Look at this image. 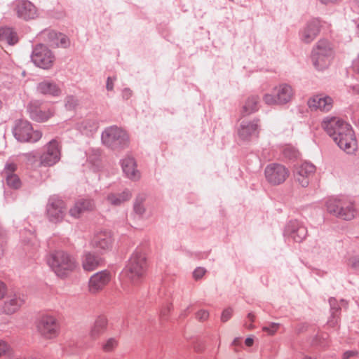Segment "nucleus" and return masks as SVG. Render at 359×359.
<instances>
[{
  "label": "nucleus",
  "mask_w": 359,
  "mask_h": 359,
  "mask_svg": "<svg viewBox=\"0 0 359 359\" xmlns=\"http://www.w3.org/2000/svg\"><path fill=\"white\" fill-rule=\"evenodd\" d=\"M339 131L333 140L346 154H354L358 148V142L351 126L343 124Z\"/></svg>",
  "instance_id": "nucleus-4"
},
{
  "label": "nucleus",
  "mask_w": 359,
  "mask_h": 359,
  "mask_svg": "<svg viewBox=\"0 0 359 359\" xmlns=\"http://www.w3.org/2000/svg\"><path fill=\"white\" fill-rule=\"evenodd\" d=\"M17 168V165L13 163H8L6 165L5 171L7 175L13 174V172L15 171Z\"/></svg>",
  "instance_id": "nucleus-44"
},
{
  "label": "nucleus",
  "mask_w": 359,
  "mask_h": 359,
  "mask_svg": "<svg viewBox=\"0 0 359 359\" xmlns=\"http://www.w3.org/2000/svg\"><path fill=\"white\" fill-rule=\"evenodd\" d=\"M194 349H195V351H196V352H199V351H200V350L197 349L196 347L194 348Z\"/></svg>",
  "instance_id": "nucleus-62"
},
{
  "label": "nucleus",
  "mask_w": 359,
  "mask_h": 359,
  "mask_svg": "<svg viewBox=\"0 0 359 359\" xmlns=\"http://www.w3.org/2000/svg\"><path fill=\"white\" fill-rule=\"evenodd\" d=\"M263 101L264 102L265 104L268 105L280 104L276 93L275 95L271 93H266L263 96Z\"/></svg>",
  "instance_id": "nucleus-37"
},
{
  "label": "nucleus",
  "mask_w": 359,
  "mask_h": 359,
  "mask_svg": "<svg viewBox=\"0 0 359 359\" xmlns=\"http://www.w3.org/2000/svg\"><path fill=\"white\" fill-rule=\"evenodd\" d=\"M131 198L129 191H123L121 193H110L107 195V201L113 205H119L122 203L128 201Z\"/></svg>",
  "instance_id": "nucleus-26"
},
{
  "label": "nucleus",
  "mask_w": 359,
  "mask_h": 359,
  "mask_svg": "<svg viewBox=\"0 0 359 359\" xmlns=\"http://www.w3.org/2000/svg\"><path fill=\"white\" fill-rule=\"evenodd\" d=\"M102 140L104 144L111 148H116L126 144L129 137L128 134L117 127L107 128L102 135Z\"/></svg>",
  "instance_id": "nucleus-5"
},
{
  "label": "nucleus",
  "mask_w": 359,
  "mask_h": 359,
  "mask_svg": "<svg viewBox=\"0 0 359 359\" xmlns=\"http://www.w3.org/2000/svg\"><path fill=\"white\" fill-rule=\"evenodd\" d=\"M353 69L354 71L359 72V55L353 62Z\"/></svg>",
  "instance_id": "nucleus-51"
},
{
  "label": "nucleus",
  "mask_w": 359,
  "mask_h": 359,
  "mask_svg": "<svg viewBox=\"0 0 359 359\" xmlns=\"http://www.w3.org/2000/svg\"><path fill=\"white\" fill-rule=\"evenodd\" d=\"M254 344V339L252 337H248L245 340V344L248 346V347H251Z\"/></svg>",
  "instance_id": "nucleus-54"
},
{
  "label": "nucleus",
  "mask_w": 359,
  "mask_h": 359,
  "mask_svg": "<svg viewBox=\"0 0 359 359\" xmlns=\"http://www.w3.org/2000/svg\"><path fill=\"white\" fill-rule=\"evenodd\" d=\"M196 318L200 321H205L209 318V312L207 310L201 309L196 313Z\"/></svg>",
  "instance_id": "nucleus-42"
},
{
  "label": "nucleus",
  "mask_w": 359,
  "mask_h": 359,
  "mask_svg": "<svg viewBox=\"0 0 359 359\" xmlns=\"http://www.w3.org/2000/svg\"><path fill=\"white\" fill-rule=\"evenodd\" d=\"M347 205H351V207H352L353 208H353V204H351V203H344V202H343V201H342V206H344V208H346V206H347ZM344 212H348V209L344 208Z\"/></svg>",
  "instance_id": "nucleus-56"
},
{
  "label": "nucleus",
  "mask_w": 359,
  "mask_h": 359,
  "mask_svg": "<svg viewBox=\"0 0 359 359\" xmlns=\"http://www.w3.org/2000/svg\"><path fill=\"white\" fill-rule=\"evenodd\" d=\"M258 100L257 96L252 95L249 97L243 105V113L247 115L255 111L257 109Z\"/></svg>",
  "instance_id": "nucleus-33"
},
{
  "label": "nucleus",
  "mask_w": 359,
  "mask_h": 359,
  "mask_svg": "<svg viewBox=\"0 0 359 359\" xmlns=\"http://www.w3.org/2000/svg\"><path fill=\"white\" fill-rule=\"evenodd\" d=\"M350 264L353 268L355 269H359V258H352L350 260Z\"/></svg>",
  "instance_id": "nucleus-49"
},
{
  "label": "nucleus",
  "mask_w": 359,
  "mask_h": 359,
  "mask_svg": "<svg viewBox=\"0 0 359 359\" xmlns=\"http://www.w3.org/2000/svg\"><path fill=\"white\" fill-rule=\"evenodd\" d=\"M147 269V255L142 250H135L123 270L122 275L127 283L137 285L143 280Z\"/></svg>",
  "instance_id": "nucleus-1"
},
{
  "label": "nucleus",
  "mask_w": 359,
  "mask_h": 359,
  "mask_svg": "<svg viewBox=\"0 0 359 359\" xmlns=\"http://www.w3.org/2000/svg\"><path fill=\"white\" fill-rule=\"evenodd\" d=\"M61 325L57 316L46 314V339H53L60 333Z\"/></svg>",
  "instance_id": "nucleus-16"
},
{
  "label": "nucleus",
  "mask_w": 359,
  "mask_h": 359,
  "mask_svg": "<svg viewBox=\"0 0 359 359\" xmlns=\"http://www.w3.org/2000/svg\"><path fill=\"white\" fill-rule=\"evenodd\" d=\"M5 243H6L5 238L3 235V233L0 231V257L4 254Z\"/></svg>",
  "instance_id": "nucleus-47"
},
{
  "label": "nucleus",
  "mask_w": 359,
  "mask_h": 359,
  "mask_svg": "<svg viewBox=\"0 0 359 359\" xmlns=\"http://www.w3.org/2000/svg\"><path fill=\"white\" fill-rule=\"evenodd\" d=\"M111 274L107 271H102L93 274L88 282V290L91 294H97L109 283Z\"/></svg>",
  "instance_id": "nucleus-10"
},
{
  "label": "nucleus",
  "mask_w": 359,
  "mask_h": 359,
  "mask_svg": "<svg viewBox=\"0 0 359 359\" xmlns=\"http://www.w3.org/2000/svg\"><path fill=\"white\" fill-rule=\"evenodd\" d=\"M70 100L74 101V99H73V98H72V97H69V100H68V101H67V102L69 103Z\"/></svg>",
  "instance_id": "nucleus-61"
},
{
  "label": "nucleus",
  "mask_w": 359,
  "mask_h": 359,
  "mask_svg": "<svg viewBox=\"0 0 359 359\" xmlns=\"http://www.w3.org/2000/svg\"><path fill=\"white\" fill-rule=\"evenodd\" d=\"M122 168L126 175L130 179H137L140 177L138 170L136 168L135 160L130 157H126L122 161Z\"/></svg>",
  "instance_id": "nucleus-25"
},
{
  "label": "nucleus",
  "mask_w": 359,
  "mask_h": 359,
  "mask_svg": "<svg viewBox=\"0 0 359 359\" xmlns=\"http://www.w3.org/2000/svg\"><path fill=\"white\" fill-rule=\"evenodd\" d=\"M334 58V51L331 44L325 40L319 41L313 48L311 60L313 66L318 70L327 69Z\"/></svg>",
  "instance_id": "nucleus-3"
},
{
  "label": "nucleus",
  "mask_w": 359,
  "mask_h": 359,
  "mask_svg": "<svg viewBox=\"0 0 359 359\" xmlns=\"http://www.w3.org/2000/svg\"><path fill=\"white\" fill-rule=\"evenodd\" d=\"M284 155L288 158H296L298 156V151L290 145H287L283 149Z\"/></svg>",
  "instance_id": "nucleus-38"
},
{
  "label": "nucleus",
  "mask_w": 359,
  "mask_h": 359,
  "mask_svg": "<svg viewBox=\"0 0 359 359\" xmlns=\"http://www.w3.org/2000/svg\"><path fill=\"white\" fill-rule=\"evenodd\" d=\"M278 324L277 323H271L269 326H264L262 330L263 331L267 332L270 335L274 334L278 329Z\"/></svg>",
  "instance_id": "nucleus-40"
},
{
  "label": "nucleus",
  "mask_w": 359,
  "mask_h": 359,
  "mask_svg": "<svg viewBox=\"0 0 359 359\" xmlns=\"http://www.w3.org/2000/svg\"><path fill=\"white\" fill-rule=\"evenodd\" d=\"M233 311L231 308H227L222 311L221 320L223 323L228 321L232 316Z\"/></svg>",
  "instance_id": "nucleus-41"
},
{
  "label": "nucleus",
  "mask_w": 359,
  "mask_h": 359,
  "mask_svg": "<svg viewBox=\"0 0 359 359\" xmlns=\"http://www.w3.org/2000/svg\"><path fill=\"white\" fill-rule=\"evenodd\" d=\"M61 156L60 145L55 140L50 141L46 146V165H53L57 163Z\"/></svg>",
  "instance_id": "nucleus-18"
},
{
  "label": "nucleus",
  "mask_w": 359,
  "mask_h": 359,
  "mask_svg": "<svg viewBox=\"0 0 359 359\" xmlns=\"http://www.w3.org/2000/svg\"><path fill=\"white\" fill-rule=\"evenodd\" d=\"M326 206L328 212L345 220H351L356 215L355 208H353L351 205L346 206V209H348V211L344 212V209L345 208L342 206V201L340 199H329L327 201Z\"/></svg>",
  "instance_id": "nucleus-8"
},
{
  "label": "nucleus",
  "mask_w": 359,
  "mask_h": 359,
  "mask_svg": "<svg viewBox=\"0 0 359 359\" xmlns=\"http://www.w3.org/2000/svg\"><path fill=\"white\" fill-rule=\"evenodd\" d=\"M264 175L269 184L278 185L286 180L289 176V171L281 164L271 163L266 167Z\"/></svg>",
  "instance_id": "nucleus-6"
},
{
  "label": "nucleus",
  "mask_w": 359,
  "mask_h": 359,
  "mask_svg": "<svg viewBox=\"0 0 359 359\" xmlns=\"http://www.w3.org/2000/svg\"><path fill=\"white\" fill-rule=\"evenodd\" d=\"M29 109L34 119L38 121H42L43 120V104L42 101H32L29 104Z\"/></svg>",
  "instance_id": "nucleus-28"
},
{
  "label": "nucleus",
  "mask_w": 359,
  "mask_h": 359,
  "mask_svg": "<svg viewBox=\"0 0 359 359\" xmlns=\"http://www.w3.org/2000/svg\"><path fill=\"white\" fill-rule=\"evenodd\" d=\"M113 241V236L111 231L100 230L94 234L91 245L95 248L107 251L111 248Z\"/></svg>",
  "instance_id": "nucleus-11"
},
{
  "label": "nucleus",
  "mask_w": 359,
  "mask_h": 359,
  "mask_svg": "<svg viewBox=\"0 0 359 359\" xmlns=\"http://www.w3.org/2000/svg\"><path fill=\"white\" fill-rule=\"evenodd\" d=\"M15 11L19 18L26 20L34 19L37 16L36 7L27 0L18 1L15 6Z\"/></svg>",
  "instance_id": "nucleus-14"
},
{
  "label": "nucleus",
  "mask_w": 359,
  "mask_h": 359,
  "mask_svg": "<svg viewBox=\"0 0 359 359\" xmlns=\"http://www.w3.org/2000/svg\"><path fill=\"white\" fill-rule=\"evenodd\" d=\"M12 348L11 346L5 341L0 340V358L4 356H11Z\"/></svg>",
  "instance_id": "nucleus-36"
},
{
  "label": "nucleus",
  "mask_w": 359,
  "mask_h": 359,
  "mask_svg": "<svg viewBox=\"0 0 359 359\" xmlns=\"http://www.w3.org/2000/svg\"><path fill=\"white\" fill-rule=\"evenodd\" d=\"M255 316L254 314L250 313L248 315V319L250 321V323L249 325L248 324H245V327L248 329V330H252L254 328V325H253V322L255 321Z\"/></svg>",
  "instance_id": "nucleus-46"
},
{
  "label": "nucleus",
  "mask_w": 359,
  "mask_h": 359,
  "mask_svg": "<svg viewBox=\"0 0 359 359\" xmlns=\"http://www.w3.org/2000/svg\"><path fill=\"white\" fill-rule=\"evenodd\" d=\"M343 124H347L346 122L336 117H327L322 123V128L327 132V133L332 137L333 140L334 136L339 133V128Z\"/></svg>",
  "instance_id": "nucleus-17"
},
{
  "label": "nucleus",
  "mask_w": 359,
  "mask_h": 359,
  "mask_svg": "<svg viewBox=\"0 0 359 359\" xmlns=\"http://www.w3.org/2000/svg\"><path fill=\"white\" fill-rule=\"evenodd\" d=\"M307 235L306 229L297 222L292 223L290 225V236L296 242L302 241Z\"/></svg>",
  "instance_id": "nucleus-29"
},
{
  "label": "nucleus",
  "mask_w": 359,
  "mask_h": 359,
  "mask_svg": "<svg viewBox=\"0 0 359 359\" xmlns=\"http://www.w3.org/2000/svg\"><path fill=\"white\" fill-rule=\"evenodd\" d=\"M275 93L277 95L278 100L280 104H284L290 102L294 95V92L291 86L287 84H282L275 88Z\"/></svg>",
  "instance_id": "nucleus-23"
},
{
  "label": "nucleus",
  "mask_w": 359,
  "mask_h": 359,
  "mask_svg": "<svg viewBox=\"0 0 359 359\" xmlns=\"http://www.w3.org/2000/svg\"><path fill=\"white\" fill-rule=\"evenodd\" d=\"M99 258L95 255L87 252L82 259V266L85 271H92L99 266Z\"/></svg>",
  "instance_id": "nucleus-27"
},
{
  "label": "nucleus",
  "mask_w": 359,
  "mask_h": 359,
  "mask_svg": "<svg viewBox=\"0 0 359 359\" xmlns=\"http://www.w3.org/2000/svg\"><path fill=\"white\" fill-rule=\"evenodd\" d=\"M6 285L0 281V299H3L6 293Z\"/></svg>",
  "instance_id": "nucleus-48"
},
{
  "label": "nucleus",
  "mask_w": 359,
  "mask_h": 359,
  "mask_svg": "<svg viewBox=\"0 0 359 359\" xmlns=\"http://www.w3.org/2000/svg\"><path fill=\"white\" fill-rule=\"evenodd\" d=\"M94 208L95 205L93 201L81 199L76 202L70 208L69 215L74 218H79L82 213L93 210Z\"/></svg>",
  "instance_id": "nucleus-19"
},
{
  "label": "nucleus",
  "mask_w": 359,
  "mask_h": 359,
  "mask_svg": "<svg viewBox=\"0 0 359 359\" xmlns=\"http://www.w3.org/2000/svg\"><path fill=\"white\" fill-rule=\"evenodd\" d=\"M108 325L107 318L104 316L98 317L93 327H91L89 335L93 340L97 339L107 330Z\"/></svg>",
  "instance_id": "nucleus-21"
},
{
  "label": "nucleus",
  "mask_w": 359,
  "mask_h": 359,
  "mask_svg": "<svg viewBox=\"0 0 359 359\" xmlns=\"http://www.w3.org/2000/svg\"><path fill=\"white\" fill-rule=\"evenodd\" d=\"M135 212L137 213H138L140 215H142L144 212V209L141 205H135Z\"/></svg>",
  "instance_id": "nucleus-55"
},
{
  "label": "nucleus",
  "mask_w": 359,
  "mask_h": 359,
  "mask_svg": "<svg viewBox=\"0 0 359 359\" xmlns=\"http://www.w3.org/2000/svg\"><path fill=\"white\" fill-rule=\"evenodd\" d=\"M35 326L36 328V330L41 334L43 335L44 331H45V320L41 316L35 322Z\"/></svg>",
  "instance_id": "nucleus-39"
},
{
  "label": "nucleus",
  "mask_w": 359,
  "mask_h": 359,
  "mask_svg": "<svg viewBox=\"0 0 359 359\" xmlns=\"http://www.w3.org/2000/svg\"><path fill=\"white\" fill-rule=\"evenodd\" d=\"M323 4H328L330 3H334L337 1V0H320Z\"/></svg>",
  "instance_id": "nucleus-57"
},
{
  "label": "nucleus",
  "mask_w": 359,
  "mask_h": 359,
  "mask_svg": "<svg viewBox=\"0 0 359 359\" xmlns=\"http://www.w3.org/2000/svg\"><path fill=\"white\" fill-rule=\"evenodd\" d=\"M320 31V22L318 20L310 22L304 28L302 38L305 43H310L316 37Z\"/></svg>",
  "instance_id": "nucleus-22"
},
{
  "label": "nucleus",
  "mask_w": 359,
  "mask_h": 359,
  "mask_svg": "<svg viewBox=\"0 0 359 359\" xmlns=\"http://www.w3.org/2000/svg\"><path fill=\"white\" fill-rule=\"evenodd\" d=\"M25 302L24 295L20 293L10 294L4 304L3 311L7 315H12L21 308Z\"/></svg>",
  "instance_id": "nucleus-13"
},
{
  "label": "nucleus",
  "mask_w": 359,
  "mask_h": 359,
  "mask_svg": "<svg viewBox=\"0 0 359 359\" xmlns=\"http://www.w3.org/2000/svg\"><path fill=\"white\" fill-rule=\"evenodd\" d=\"M357 351H348L344 353L343 359H348L351 357H354L357 355Z\"/></svg>",
  "instance_id": "nucleus-50"
},
{
  "label": "nucleus",
  "mask_w": 359,
  "mask_h": 359,
  "mask_svg": "<svg viewBox=\"0 0 359 359\" xmlns=\"http://www.w3.org/2000/svg\"><path fill=\"white\" fill-rule=\"evenodd\" d=\"M307 104L311 111H328L332 107L333 100L327 95L318 94L311 97Z\"/></svg>",
  "instance_id": "nucleus-12"
},
{
  "label": "nucleus",
  "mask_w": 359,
  "mask_h": 359,
  "mask_svg": "<svg viewBox=\"0 0 359 359\" xmlns=\"http://www.w3.org/2000/svg\"><path fill=\"white\" fill-rule=\"evenodd\" d=\"M238 344H239V339L238 338L235 339L233 341V344L238 345Z\"/></svg>",
  "instance_id": "nucleus-58"
},
{
  "label": "nucleus",
  "mask_w": 359,
  "mask_h": 359,
  "mask_svg": "<svg viewBox=\"0 0 359 359\" xmlns=\"http://www.w3.org/2000/svg\"><path fill=\"white\" fill-rule=\"evenodd\" d=\"M303 359H313V358L311 357H309V356H305Z\"/></svg>",
  "instance_id": "nucleus-60"
},
{
  "label": "nucleus",
  "mask_w": 359,
  "mask_h": 359,
  "mask_svg": "<svg viewBox=\"0 0 359 359\" xmlns=\"http://www.w3.org/2000/svg\"><path fill=\"white\" fill-rule=\"evenodd\" d=\"M131 95H132V91L130 89H128V88L124 89V90L123 91V97L124 98L128 99Z\"/></svg>",
  "instance_id": "nucleus-53"
},
{
  "label": "nucleus",
  "mask_w": 359,
  "mask_h": 359,
  "mask_svg": "<svg viewBox=\"0 0 359 359\" xmlns=\"http://www.w3.org/2000/svg\"><path fill=\"white\" fill-rule=\"evenodd\" d=\"M61 94V89L55 83L49 82L46 83V95L57 97Z\"/></svg>",
  "instance_id": "nucleus-34"
},
{
  "label": "nucleus",
  "mask_w": 359,
  "mask_h": 359,
  "mask_svg": "<svg viewBox=\"0 0 359 359\" xmlns=\"http://www.w3.org/2000/svg\"><path fill=\"white\" fill-rule=\"evenodd\" d=\"M66 212V205L63 201L54 198L50 199L48 214L53 221H58L63 218Z\"/></svg>",
  "instance_id": "nucleus-15"
},
{
  "label": "nucleus",
  "mask_w": 359,
  "mask_h": 359,
  "mask_svg": "<svg viewBox=\"0 0 359 359\" xmlns=\"http://www.w3.org/2000/svg\"><path fill=\"white\" fill-rule=\"evenodd\" d=\"M32 60L33 62L41 68H44L45 65V47L42 45H38L35 47Z\"/></svg>",
  "instance_id": "nucleus-30"
},
{
  "label": "nucleus",
  "mask_w": 359,
  "mask_h": 359,
  "mask_svg": "<svg viewBox=\"0 0 359 359\" xmlns=\"http://www.w3.org/2000/svg\"><path fill=\"white\" fill-rule=\"evenodd\" d=\"M18 38L11 28H0V41H6L10 45H13L18 42Z\"/></svg>",
  "instance_id": "nucleus-31"
},
{
  "label": "nucleus",
  "mask_w": 359,
  "mask_h": 359,
  "mask_svg": "<svg viewBox=\"0 0 359 359\" xmlns=\"http://www.w3.org/2000/svg\"><path fill=\"white\" fill-rule=\"evenodd\" d=\"M114 80L111 77H108L107 81V89L108 90H112L114 88Z\"/></svg>",
  "instance_id": "nucleus-52"
},
{
  "label": "nucleus",
  "mask_w": 359,
  "mask_h": 359,
  "mask_svg": "<svg viewBox=\"0 0 359 359\" xmlns=\"http://www.w3.org/2000/svg\"><path fill=\"white\" fill-rule=\"evenodd\" d=\"M6 182L9 187L18 189L20 187V180L19 177L15 174L8 175L6 177Z\"/></svg>",
  "instance_id": "nucleus-35"
},
{
  "label": "nucleus",
  "mask_w": 359,
  "mask_h": 359,
  "mask_svg": "<svg viewBox=\"0 0 359 359\" xmlns=\"http://www.w3.org/2000/svg\"><path fill=\"white\" fill-rule=\"evenodd\" d=\"M29 359H37V358H29Z\"/></svg>",
  "instance_id": "nucleus-63"
},
{
  "label": "nucleus",
  "mask_w": 359,
  "mask_h": 359,
  "mask_svg": "<svg viewBox=\"0 0 359 359\" xmlns=\"http://www.w3.org/2000/svg\"><path fill=\"white\" fill-rule=\"evenodd\" d=\"M14 135L20 142H36L41 137L42 134L38 131H33L28 121H19L14 128Z\"/></svg>",
  "instance_id": "nucleus-7"
},
{
  "label": "nucleus",
  "mask_w": 359,
  "mask_h": 359,
  "mask_svg": "<svg viewBox=\"0 0 359 359\" xmlns=\"http://www.w3.org/2000/svg\"><path fill=\"white\" fill-rule=\"evenodd\" d=\"M257 129L258 125L257 121H243L238 129V135L242 139L246 140L252 135H257Z\"/></svg>",
  "instance_id": "nucleus-24"
},
{
  "label": "nucleus",
  "mask_w": 359,
  "mask_h": 359,
  "mask_svg": "<svg viewBox=\"0 0 359 359\" xmlns=\"http://www.w3.org/2000/svg\"><path fill=\"white\" fill-rule=\"evenodd\" d=\"M55 61V56L50 52L46 51V69L51 67Z\"/></svg>",
  "instance_id": "nucleus-45"
},
{
  "label": "nucleus",
  "mask_w": 359,
  "mask_h": 359,
  "mask_svg": "<svg viewBox=\"0 0 359 359\" xmlns=\"http://www.w3.org/2000/svg\"><path fill=\"white\" fill-rule=\"evenodd\" d=\"M316 172V167L311 163L304 162L297 165L294 171L295 180L302 187L309 186L310 180Z\"/></svg>",
  "instance_id": "nucleus-9"
},
{
  "label": "nucleus",
  "mask_w": 359,
  "mask_h": 359,
  "mask_svg": "<svg viewBox=\"0 0 359 359\" xmlns=\"http://www.w3.org/2000/svg\"><path fill=\"white\" fill-rule=\"evenodd\" d=\"M48 264L54 273L60 278H65L77 268L76 259L63 251H56L49 256Z\"/></svg>",
  "instance_id": "nucleus-2"
},
{
  "label": "nucleus",
  "mask_w": 359,
  "mask_h": 359,
  "mask_svg": "<svg viewBox=\"0 0 359 359\" xmlns=\"http://www.w3.org/2000/svg\"><path fill=\"white\" fill-rule=\"evenodd\" d=\"M119 340L116 337H109L102 343L101 349L104 353H109L114 352L118 347Z\"/></svg>",
  "instance_id": "nucleus-32"
},
{
  "label": "nucleus",
  "mask_w": 359,
  "mask_h": 359,
  "mask_svg": "<svg viewBox=\"0 0 359 359\" xmlns=\"http://www.w3.org/2000/svg\"><path fill=\"white\" fill-rule=\"evenodd\" d=\"M205 273V270L203 268L198 267L196 269L193 273V276L195 280L201 279Z\"/></svg>",
  "instance_id": "nucleus-43"
},
{
  "label": "nucleus",
  "mask_w": 359,
  "mask_h": 359,
  "mask_svg": "<svg viewBox=\"0 0 359 359\" xmlns=\"http://www.w3.org/2000/svg\"><path fill=\"white\" fill-rule=\"evenodd\" d=\"M337 323V320H336L334 322V321H330V323L332 326H334V325Z\"/></svg>",
  "instance_id": "nucleus-59"
},
{
  "label": "nucleus",
  "mask_w": 359,
  "mask_h": 359,
  "mask_svg": "<svg viewBox=\"0 0 359 359\" xmlns=\"http://www.w3.org/2000/svg\"><path fill=\"white\" fill-rule=\"evenodd\" d=\"M70 45L69 39L61 33L51 31L48 33V46L50 48H67Z\"/></svg>",
  "instance_id": "nucleus-20"
}]
</instances>
